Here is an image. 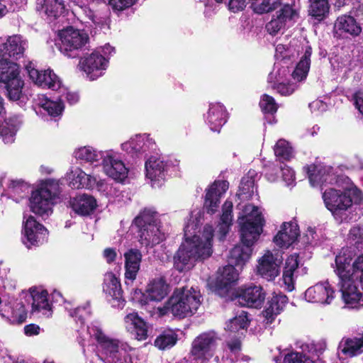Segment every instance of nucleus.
Segmentation results:
<instances>
[{"label": "nucleus", "mask_w": 363, "mask_h": 363, "mask_svg": "<svg viewBox=\"0 0 363 363\" xmlns=\"http://www.w3.org/2000/svg\"><path fill=\"white\" fill-rule=\"evenodd\" d=\"M274 154L279 160H289L293 157V151L289 143L279 140L274 146Z\"/></svg>", "instance_id": "50"}, {"label": "nucleus", "mask_w": 363, "mask_h": 363, "mask_svg": "<svg viewBox=\"0 0 363 363\" xmlns=\"http://www.w3.org/2000/svg\"><path fill=\"white\" fill-rule=\"evenodd\" d=\"M311 54V48L307 46L303 55L292 73V77L295 80L301 81L306 77L310 68Z\"/></svg>", "instance_id": "41"}, {"label": "nucleus", "mask_w": 363, "mask_h": 363, "mask_svg": "<svg viewBox=\"0 0 363 363\" xmlns=\"http://www.w3.org/2000/svg\"><path fill=\"white\" fill-rule=\"evenodd\" d=\"M0 82L6 85L9 98L17 101L20 99L23 82L19 76V69L16 63L7 59L0 60Z\"/></svg>", "instance_id": "10"}, {"label": "nucleus", "mask_w": 363, "mask_h": 363, "mask_svg": "<svg viewBox=\"0 0 363 363\" xmlns=\"http://www.w3.org/2000/svg\"><path fill=\"white\" fill-rule=\"evenodd\" d=\"M233 203L226 201L223 205L220 221L218 225V232L220 234V240H223L228 233L233 221Z\"/></svg>", "instance_id": "40"}, {"label": "nucleus", "mask_w": 363, "mask_h": 363, "mask_svg": "<svg viewBox=\"0 0 363 363\" xmlns=\"http://www.w3.org/2000/svg\"><path fill=\"white\" fill-rule=\"evenodd\" d=\"M67 178L69 186L72 189H92L100 183L99 177L88 174L79 167L72 168L67 173Z\"/></svg>", "instance_id": "28"}, {"label": "nucleus", "mask_w": 363, "mask_h": 363, "mask_svg": "<svg viewBox=\"0 0 363 363\" xmlns=\"http://www.w3.org/2000/svg\"><path fill=\"white\" fill-rule=\"evenodd\" d=\"M298 256L296 254L291 255L286 260L285 267L283 272V280L287 286L289 291L294 289V272L298 266Z\"/></svg>", "instance_id": "44"}, {"label": "nucleus", "mask_w": 363, "mask_h": 363, "mask_svg": "<svg viewBox=\"0 0 363 363\" xmlns=\"http://www.w3.org/2000/svg\"><path fill=\"white\" fill-rule=\"evenodd\" d=\"M74 154V157L77 160L93 163L94 162H98L100 160H103L105 152L97 151L96 149L90 146H84L76 150Z\"/></svg>", "instance_id": "46"}, {"label": "nucleus", "mask_w": 363, "mask_h": 363, "mask_svg": "<svg viewBox=\"0 0 363 363\" xmlns=\"http://www.w3.org/2000/svg\"><path fill=\"white\" fill-rule=\"evenodd\" d=\"M48 294L46 291H40L36 289L30 290V296L33 299L32 310L33 312H42L43 315L49 316L50 315V304L48 299Z\"/></svg>", "instance_id": "38"}, {"label": "nucleus", "mask_w": 363, "mask_h": 363, "mask_svg": "<svg viewBox=\"0 0 363 363\" xmlns=\"http://www.w3.org/2000/svg\"><path fill=\"white\" fill-rule=\"evenodd\" d=\"M284 363H314L310 357L301 352H294L284 357Z\"/></svg>", "instance_id": "56"}, {"label": "nucleus", "mask_w": 363, "mask_h": 363, "mask_svg": "<svg viewBox=\"0 0 363 363\" xmlns=\"http://www.w3.org/2000/svg\"><path fill=\"white\" fill-rule=\"evenodd\" d=\"M26 68L30 79L38 86L56 91H65L62 86L61 80L51 69L39 71L30 62L26 65Z\"/></svg>", "instance_id": "16"}, {"label": "nucleus", "mask_w": 363, "mask_h": 363, "mask_svg": "<svg viewBox=\"0 0 363 363\" xmlns=\"http://www.w3.org/2000/svg\"><path fill=\"white\" fill-rule=\"evenodd\" d=\"M73 211L81 216L89 215L96 207V199L89 195L82 194L74 197L70 201Z\"/></svg>", "instance_id": "34"}, {"label": "nucleus", "mask_w": 363, "mask_h": 363, "mask_svg": "<svg viewBox=\"0 0 363 363\" xmlns=\"http://www.w3.org/2000/svg\"><path fill=\"white\" fill-rule=\"evenodd\" d=\"M362 28L357 20L350 15L339 16L334 23V35L339 38H355L362 33Z\"/></svg>", "instance_id": "19"}, {"label": "nucleus", "mask_w": 363, "mask_h": 363, "mask_svg": "<svg viewBox=\"0 0 363 363\" xmlns=\"http://www.w3.org/2000/svg\"><path fill=\"white\" fill-rule=\"evenodd\" d=\"M246 6V0H230L228 7L233 12L242 11Z\"/></svg>", "instance_id": "62"}, {"label": "nucleus", "mask_w": 363, "mask_h": 363, "mask_svg": "<svg viewBox=\"0 0 363 363\" xmlns=\"http://www.w3.org/2000/svg\"><path fill=\"white\" fill-rule=\"evenodd\" d=\"M204 118L206 123L212 131L219 132L227 121L226 109L220 103H211L209 104V108Z\"/></svg>", "instance_id": "30"}, {"label": "nucleus", "mask_w": 363, "mask_h": 363, "mask_svg": "<svg viewBox=\"0 0 363 363\" xmlns=\"http://www.w3.org/2000/svg\"><path fill=\"white\" fill-rule=\"evenodd\" d=\"M265 295V292L260 286H249L240 289L237 300L242 306L257 308L264 303Z\"/></svg>", "instance_id": "26"}, {"label": "nucleus", "mask_w": 363, "mask_h": 363, "mask_svg": "<svg viewBox=\"0 0 363 363\" xmlns=\"http://www.w3.org/2000/svg\"><path fill=\"white\" fill-rule=\"evenodd\" d=\"M288 298L284 294L274 295L267 302V306L264 311V316L268 320L272 322L274 317L283 311Z\"/></svg>", "instance_id": "37"}, {"label": "nucleus", "mask_w": 363, "mask_h": 363, "mask_svg": "<svg viewBox=\"0 0 363 363\" xmlns=\"http://www.w3.org/2000/svg\"><path fill=\"white\" fill-rule=\"evenodd\" d=\"M67 100L70 104L77 103L79 100V96L75 93L66 92L60 96L58 101H52L41 95L38 96V106L48 115L51 116H57L60 115L64 109L62 101Z\"/></svg>", "instance_id": "23"}, {"label": "nucleus", "mask_w": 363, "mask_h": 363, "mask_svg": "<svg viewBox=\"0 0 363 363\" xmlns=\"http://www.w3.org/2000/svg\"><path fill=\"white\" fill-rule=\"evenodd\" d=\"M298 236L299 228L296 223H284L281 230L274 237V242L280 247L287 248L295 242Z\"/></svg>", "instance_id": "31"}, {"label": "nucleus", "mask_w": 363, "mask_h": 363, "mask_svg": "<svg viewBox=\"0 0 363 363\" xmlns=\"http://www.w3.org/2000/svg\"><path fill=\"white\" fill-rule=\"evenodd\" d=\"M280 169L281 171L282 179L286 182V185L289 186L292 184L295 180L294 172L286 165L281 166Z\"/></svg>", "instance_id": "60"}, {"label": "nucleus", "mask_w": 363, "mask_h": 363, "mask_svg": "<svg viewBox=\"0 0 363 363\" xmlns=\"http://www.w3.org/2000/svg\"><path fill=\"white\" fill-rule=\"evenodd\" d=\"M138 229L141 244L146 246L159 244L164 239V235L160 229L158 214L152 208H145L133 220Z\"/></svg>", "instance_id": "8"}, {"label": "nucleus", "mask_w": 363, "mask_h": 363, "mask_svg": "<svg viewBox=\"0 0 363 363\" xmlns=\"http://www.w3.org/2000/svg\"><path fill=\"white\" fill-rule=\"evenodd\" d=\"M169 291V286L164 278L153 279L147 285L145 292L142 294L141 303L146 304L148 301H161L168 295Z\"/></svg>", "instance_id": "25"}, {"label": "nucleus", "mask_w": 363, "mask_h": 363, "mask_svg": "<svg viewBox=\"0 0 363 363\" xmlns=\"http://www.w3.org/2000/svg\"><path fill=\"white\" fill-rule=\"evenodd\" d=\"M155 145V143L149 138V135L143 134L136 135L130 140L123 143L121 147L128 153L134 155L153 149Z\"/></svg>", "instance_id": "32"}, {"label": "nucleus", "mask_w": 363, "mask_h": 363, "mask_svg": "<svg viewBox=\"0 0 363 363\" xmlns=\"http://www.w3.org/2000/svg\"><path fill=\"white\" fill-rule=\"evenodd\" d=\"M308 302L330 304L335 297V291L328 281H320L305 292Z\"/></svg>", "instance_id": "21"}, {"label": "nucleus", "mask_w": 363, "mask_h": 363, "mask_svg": "<svg viewBox=\"0 0 363 363\" xmlns=\"http://www.w3.org/2000/svg\"><path fill=\"white\" fill-rule=\"evenodd\" d=\"M272 87L282 96L291 95L296 89V86L294 84H284L281 82L278 83L277 86H272Z\"/></svg>", "instance_id": "59"}, {"label": "nucleus", "mask_w": 363, "mask_h": 363, "mask_svg": "<svg viewBox=\"0 0 363 363\" xmlns=\"http://www.w3.org/2000/svg\"><path fill=\"white\" fill-rule=\"evenodd\" d=\"M312 112H324L327 110V104L321 100H315L309 104Z\"/></svg>", "instance_id": "63"}, {"label": "nucleus", "mask_w": 363, "mask_h": 363, "mask_svg": "<svg viewBox=\"0 0 363 363\" xmlns=\"http://www.w3.org/2000/svg\"><path fill=\"white\" fill-rule=\"evenodd\" d=\"M23 242L28 248L42 244L47 239V229L32 216H24Z\"/></svg>", "instance_id": "13"}, {"label": "nucleus", "mask_w": 363, "mask_h": 363, "mask_svg": "<svg viewBox=\"0 0 363 363\" xmlns=\"http://www.w3.org/2000/svg\"><path fill=\"white\" fill-rule=\"evenodd\" d=\"M355 106L363 115V91H359L354 94Z\"/></svg>", "instance_id": "64"}, {"label": "nucleus", "mask_w": 363, "mask_h": 363, "mask_svg": "<svg viewBox=\"0 0 363 363\" xmlns=\"http://www.w3.org/2000/svg\"><path fill=\"white\" fill-rule=\"evenodd\" d=\"M280 4L281 0H254L251 6L255 13L262 14L275 10Z\"/></svg>", "instance_id": "48"}, {"label": "nucleus", "mask_w": 363, "mask_h": 363, "mask_svg": "<svg viewBox=\"0 0 363 363\" xmlns=\"http://www.w3.org/2000/svg\"><path fill=\"white\" fill-rule=\"evenodd\" d=\"M64 9L62 0H36V10L48 18H56Z\"/></svg>", "instance_id": "35"}, {"label": "nucleus", "mask_w": 363, "mask_h": 363, "mask_svg": "<svg viewBox=\"0 0 363 363\" xmlns=\"http://www.w3.org/2000/svg\"><path fill=\"white\" fill-rule=\"evenodd\" d=\"M21 124V120L16 116L6 118L0 123V136L5 143L14 141L16 133Z\"/></svg>", "instance_id": "36"}, {"label": "nucleus", "mask_w": 363, "mask_h": 363, "mask_svg": "<svg viewBox=\"0 0 363 363\" xmlns=\"http://www.w3.org/2000/svg\"><path fill=\"white\" fill-rule=\"evenodd\" d=\"M60 42L57 44L60 51L68 57L74 58L79 50L89 41L88 34L82 30L67 27L59 33Z\"/></svg>", "instance_id": "9"}, {"label": "nucleus", "mask_w": 363, "mask_h": 363, "mask_svg": "<svg viewBox=\"0 0 363 363\" xmlns=\"http://www.w3.org/2000/svg\"><path fill=\"white\" fill-rule=\"evenodd\" d=\"M352 259V251L343 248L335 257V272L340 279L338 285L343 302L348 308H354L363 306V294L358 289V280L350 276Z\"/></svg>", "instance_id": "4"}, {"label": "nucleus", "mask_w": 363, "mask_h": 363, "mask_svg": "<svg viewBox=\"0 0 363 363\" xmlns=\"http://www.w3.org/2000/svg\"><path fill=\"white\" fill-rule=\"evenodd\" d=\"M179 162L176 160H164V157L151 156L145 162L146 177L150 179L153 188L161 187L171 167H176Z\"/></svg>", "instance_id": "12"}, {"label": "nucleus", "mask_w": 363, "mask_h": 363, "mask_svg": "<svg viewBox=\"0 0 363 363\" xmlns=\"http://www.w3.org/2000/svg\"><path fill=\"white\" fill-rule=\"evenodd\" d=\"M125 257V277L126 279L133 281L140 269L142 255L137 249H130L124 253Z\"/></svg>", "instance_id": "33"}, {"label": "nucleus", "mask_w": 363, "mask_h": 363, "mask_svg": "<svg viewBox=\"0 0 363 363\" xmlns=\"http://www.w3.org/2000/svg\"><path fill=\"white\" fill-rule=\"evenodd\" d=\"M28 48V42L20 35L9 36L6 42L0 44V55L3 58L11 57L14 60L23 57Z\"/></svg>", "instance_id": "22"}, {"label": "nucleus", "mask_w": 363, "mask_h": 363, "mask_svg": "<svg viewBox=\"0 0 363 363\" xmlns=\"http://www.w3.org/2000/svg\"><path fill=\"white\" fill-rule=\"evenodd\" d=\"M126 330L138 340H145L148 337L149 325L137 313H130L124 318Z\"/></svg>", "instance_id": "29"}, {"label": "nucleus", "mask_w": 363, "mask_h": 363, "mask_svg": "<svg viewBox=\"0 0 363 363\" xmlns=\"http://www.w3.org/2000/svg\"><path fill=\"white\" fill-rule=\"evenodd\" d=\"M76 6L82 10L84 14L91 21L95 26H102L106 21L107 15H101L96 13L94 10L89 7L87 0H70Z\"/></svg>", "instance_id": "45"}, {"label": "nucleus", "mask_w": 363, "mask_h": 363, "mask_svg": "<svg viewBox=\"0 0 363 363\" xmlns=\"http://www.w3.org/2000/svg\"><path fill=\"white\" fill-rule=\"evenodd\" d=\"M255 171H249L247 175L242 179L240 184V194L250 195L253 193L255 186Z\"/></svg>", "instance_id": "52"}, {"label": "nucleus", "mask_w": 363, "mask_h": 363, "mask_svg": "<svg viewBox=\"0 0 363 363\" xmlns=\"http://www.w3.org/2000/svg\"><path fill=\"white\" fill-rule=\"evenodd\" d=\"M259 106L263 112L271 114L276 113L278 108L274 99L268 94H264L262 96Z\"/></svg>", "instance_id": "54"}, {"label": "nucleus", "mask_w": 363, "mask_h": 363, "mask_svg": "<svg viewBox=\"0 0 363 363\" xmlns=\"http://www.w3.org/2000/svg\"><path fill=\"white\" fill-rule=\"evenodd\" d=\"M238 279V272L235 266L230 264L223 268L216 279V285L220 289L228 287Z\"/></svg>", "instance_id": "39"}, {"label": "nucleus", "mask_w": 363, "mask_h": 363, "mask_svg": "<svg viewBox=\"0 0 363 363\" xmlns=\"http://www.w3.org/2000/svg\"><path fill=\"white\" fill-rule=\"evenodd\" d=\"M242 213V216L238 218V222L243 245L235 246L228 256L230 264L240 267L249 259L252 252L250 247L258 240L264 224V218L257 207L247 204Z\"/></svg>", "instance_id": "1"}, {"label": "nucleus", "mask_w": 363, "mask_h": 363, "mask_svg": "<svg viewBox=\"0 0 363 363\" xmlns=\"http://www.w3.org/2000/svg\"><path fill=\"white\" fill-rule=\"evenodd\" d=\"M307 173L311 186H323L324 184H339L341 175H337L330 166L322 164L311 165L307 167Z\"/></svg>", "instance_id": "18"}, {"label": "nucleus", "mask_w": 363, "mask_h": 363, "mask_svg": "<svg viewBox=\"0 0 363 363\" xmlns=\"http://www.w3.org/2000/svg\"><path fill=\"white\" fill-rule=\"evenodd\" d=\"M65 308L69 311L70 316L78 318L82 324L84 323V319L89 317L91 314L89 304H86L84 307H78L74 309H72L67 306H65Z\"/></svg>", "instance_id": "55"}, {"label": "nucleus", "mask_w": 363, "mask_h": 363, "mask_svg": "<svg viewBox=\"0 0 363 363\" xmlns=\"http://www.w3.org/2000/svg\"><path fill=\"white\" fill-rule=\"evenodd\" d=\"M103 291L111 298L113 306H123L125 300L123 297L121 283L118 277L113 272H107L105 274Z\"/></svg>", "instance_id": "27"}, {"label": "nucleus", "mask_w": 363, "mask_h": 363, "mask_svg": "<svg viewBox=\"0 0 363 363\" xmlns=\"http://www.w3.org/2000/svg\"><path fill=\"white\" fill-rule=\"evenodd\" d=\"M190 225L186 227L185 240L174 256V266L179 272L188 271L193 268L195 262L208 258L213 252L211 249L212 229L206 227L203 231V241L200 236L189 238Z\"/></svg>", "instance_id": "2"}, {"label": "nucleus", "mask_w": 363, "mask_h": 363, "mask_svg": "<svg viewBox=\"0 0 363 363\" xmlns=\"http://www.w3.org/2000/svg\"><path fill=\"white\" fill-rule=\"evenodd\" d=\"M177 340V335L174 330H167L156 337L154 345L158 349L164 350L172 347Z\"/></svg>", "instance_id": "47"}, {"label": "nucleus", "mask_w": 363, "mask_h": 363, "mask_svg": "<svg viewBox=\"0 0 363 363\" xmlns=\"http://www.w3.org/2000/svg\"><path fill=\"white\" fill-rule=\"evenodd\" d=\"M199 291L193 287H182L174 290L171 297L162 308H158L160 315L170 313L173 316L184 318L196 312L201 303Z\"/></svg>", "instance_id": "6"}, {"label": "nucleus", "mask_w": 363, "mask_h": 363, "mask_svg": "<svg viewBox=\"0 0 363 363\" xmlns=\"http://www.w3.org/2000/svg\"><path fill=\"white\" fill-rule=\"evenodd\" d=\"M339 184H335L341 189L329 188L323 193L325 207L337 220H343L342 216L352 206L354 201L361 197L360 191L351 183L349 177L341 175Z\"/></svg>", "instance_id": "5"}, {"label": "nucleus", "mask_w": 363, "mask_h": 363, "mask_svg": "<svg viewBox=\"0 0 363 363\" xmlns=\"http://www.w3.org/2000/svg\"><path fill=\"white\" fill-rule=\"evenodd\" d=\"M102 166L105 174L118 182H123L128 177V169L112 150L105 151Z\"/></svg>", "instance_id": "15"}, {"label": "nucleus", "mask_w": 363, "mask_h": 363, "mask_svg": "<svg viewBox=\"0 0 363 363\" xmlns=\"http://www.w3.org/2000/svg\"><path fill=\"white\" fill-rule=\"evenodd\" d=\"M80 63L87 77L94 80L103 74V71L108 67V60L100 54V50H95Z\"/></svg>", "instance_id": "20"}, {"label": "nucleus", "mask_w": 363, "mask_h": 363, "mask_svg": "<svg viewBox=\"0 0 363 363\" xmlns=\"http://www.w3.org/2000/svg\"><path fill=\"white\" fill-rule=\"evenodd\" d=\"M350 276L358 280L363 290V254L357 257L351 265Z\"/></svg>", "instance_id": "51"}, {"label": "nucleus", "mask_w": 363, "mask_h": 363, "mask_svg": "<svg viewBox=\"0 0 363 363\" xmlns=\"http://www.w3.org/2000/svg\"><path fill=\"white\" fill-rule=\"evenodd\" d=\"M308 14L320 21L329 14L330 5L328 0H309Z\"/></svg>", "instance_id": "43"}, {"label": "nucleus", "mask_w": 363, "mask_h": 363, "mask_svg": "<svg viewBox=\"0 0 363 363\" xmlns=\"http://www.w3.org/2000/svg\"><path fill=\"white\" fill-rule=\"evenodd\" d=\"M339 348L343 354L349 357L362 353L363 352V332L361 337L348 338L342 340Z\"/></svg>", "instance_id": "42"}, {"label": "nucleus", "mask_w": 363, "mask_h": 363, "mask_svg": "<svg viewBox=\"0 0 363 363\" xmlns=\"http://www.w3.org/2000/svg\"><path fill=\"white\" fill-rule=\"evenodd\" d=\"M229 184L225 180L215 181L208 189H206L204 208L210 214L214 213L220 203V198L228 189Z\"/></svg>", "instance_id": "24"}, {"label": "nucleus", "mask_w": 363, "mask_h": 363, "mask_svg": "<svg viewBox=\"0 0 363 363\" xmlns=\"http://www.w3.org/2000/svg\"><path fill=\"white\" fill-rule=\"evenodd\" d=\"M306 347L308 348V352L319 355L325 350L326 344L323 341L318 342L316 343L312 342L310 345H306Z\"/></svg>", "instance_id": "61"}, {"label": "nucleus", "mask_w": 363, "mask_h": 363, "mask_svg": "<svg viewBox=\"0 0 363 363\" xmlns=\"http://www.w3.org/2000/svg\"><path fill=\"white\" fill-rule=\"evenodd\" d=\"M282 261V256L278 251H275L274 253L267 251L259 260L257 272L264 279L268 281L273 280L279 274Z\"/></svg>", "instance_id": "17"}, {"label": "nucleus", "mask_w": 363, "mask_h": 363, "mask_svg": "<svg viewBox=\"0 0 363 363\" xmlns=\"http://www.w3.org/2000/svg\"><path fill=\"white\" fill-rule=\"evenodd\" d=\"M9 188L13 196L23 198L29 192V185L21 180H11Z\"/></svg>", "instance_id": "53"}, {"label": "nucleus", "mask_w": 363, "mask_h": 363, "mask_svg": "<svg viewBox=\"0 0 363 363\" xmlns=\"http://www.w3.org/2000/svg\"><path fill=\"white\" fill-rule=\"evenodd\" d=\"M349 238L355 242L359 247V245H363V225L354 226L350 230Z\"/></svg>", "instance_id": "58"}, {"label": "nucleus", "mask_w": 363, "mask_h": 363, "mask_svg": "<svg viewBox=\"0 0 363 363\" xmlns=\"http://www.w3.org/2000/svg\"><path fill=\"white\" fill-rule=\"evenodd\" d=\"M79 338L82 346L90 345L91 339L94 338L99 344L98 357L104 363H132L128 346L106 336L99 325L88 326L86 334Z\"/></svg>", "instance_id": "3"}, {"label": "nucleus", "mask_w": 363, "mask_h": 363, "mask_svg": "<svg viewBox=\"0 0 363 363\" xmlns=\"http://www.w3.org/2000/svg\"><path fill=\"white\" fill-rule=\"evenodd\" d=\"M136 0H109L108 4L113 11H121L134 4Z\"/></svg>", "instance_id": "57"}, {"label": "nucleus", "mask_w": 363, "mask_h": 363, "mask_svg": "<svg viewBox=\"0 0 363 363\" xmlns=\"http://www.w3.org/2000/svg\"><path fill=\"white\" fill-rule=\"evenodd\" d=\"M298 17L297 9L289 4H285L267 23L266 29L270 35H275L283 31L286 27L289 26Z\"/></svg>", "instance_id": "14"}, {"label": "nucleus", "mask_w": 363, "mask_h": 363, "mask_svg": "<svg viewBox=\"0 0 363 363\" xmlns=\"http://www.w3.org/2000/svg\"><path fill=\"white\" fill-rule=\"evenodd\" d=\"M218 337L213 332L204 333L191 343L189 358L191 363H206L213 356Z\"/></svg>", "instance_id": "11"}, {"label": "nucleus", "mask_w": 363, "mask_h": 363, "mask_svg": "<svg viewBox=\"0 0 363 363\" xmlns=\"http://www.w3.org/2000/svg\"><path fill=\"white\" fill-rule=\"evenodd\" d=\"M60 194L57 181L48 179L31 194L29 199L30 211L40 216H48L52 212V206Z\"/></svg>", "instance_id": "7"}, {"label": "nucleus", "mask_w": 363, "mask_h": 363, "mask_svg": "<svg viewBox=\"0 0 363 363\" xmlns=\"http://www.w3.org/2000/svg\"><path fill=\"white\" fill-rule=\"evenodd\" d=\"M248 325L247 313L242 311L240 314L230 320L225 329L232 333H239L240 330L246 329Z\"/></svg>", "instance_id": "49"}]
</instances>
